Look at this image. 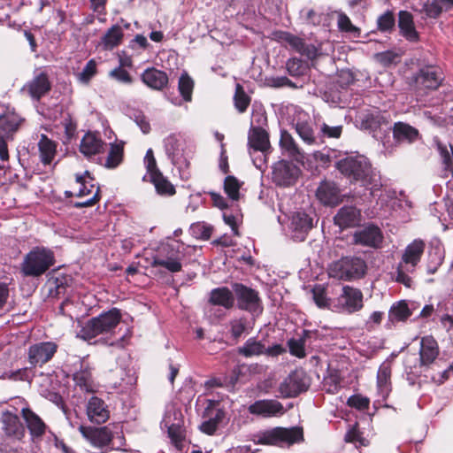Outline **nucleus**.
Instances as JSON below:
<instances>
[{"label":"nucleus","instance_id":"nucleus-27","mask_svg":"<svg viewBox=\"0 0 453 453\" xmlns=\"http://www.w3.org/2000/svg\"><path fill=\"white\" fill-rule=\"evenodd\" d=\"M79 429L82 435L95 447L103 448L112 441V434L106 426L92 428L81 426Z\"/></svg>","mask_w":453,"mask_h":453},{"label":"nucleus","instance_id":"nucleus-59","mask_svg":"<svg viewBox=\"0 0 453 453\" xmlns=\"http://www.w3.org/2000/svg\"><path fill=\"white\" fill-rule=\"evenodd\" d=\"M301 15L307 24L313 26L320 25L324 17L323 13L318 12L313 9H303L301 11Z\"/></svg>","mask_w":453,"mask_h":453},{"label":"nucleus","instance_id":"nucleus-23","mask_svg":"<svg viewBox=\"0 0 453 453\" xmlns=\"http://www.w3.org/2000/svg\"><path fill=\"white\" fill-rule=\"evenodd\" d=\"M248 144L250 149L254 151H260L265 156L267 155L271 150L269 134L261 127L251 126L248 136Z\"/></svg>","mask_w":453,"mask_h":453},{"label":"nucleus","instance_id":"nucleus-34","mask_svg":"<svg viewBox=\"0 0 453 453\" xmlns=\"http://www.w3.org/2000/svg\"><path fill=\"white\" fill-rule=\"evenodd\" d=\"M87 413L89 419L96 424L104 423L109 418V411L104 405V402L96 396L89 399Z\"/></svg>","mask_w":453,"mask_h":453},{"label":"nucleus","instance_id":"nucleus-15","mask_svg":"<svg viewBox=\"0 0 453 453\" xmlns=\"http://www.w3.org/2000/svg\"><path fill=\"white\" fill-rule=\"evenodd\" d=\"M300 169L293 163L279 161L273 167V181L280 187H289L296 183Z\"/></svg>","mask_w":453,"mask_h":453},{"label":"nucleus","instance_id":"nucleus-57","mask_svg":"<svg viewBox=\"0 0 453 453\" xmlns=\"http://www.w3.org/2000/svg\"><path fill=\"white\" fill-rule=\"evenodd\" d=\"M190 230L196 238L203 240H208L212 233V228L210 226L200 222L192 224Z\"/></svg>","mask_w":453,"mask_h":453},{"label":"nucleus","instance_id":"nucleus-62","mask_svg":"<svg viewBox=\"0 0 453 453\" xmlns=\"http://www.w3.org/2000/svg\"><path fill=\"white\" fill-rule=\"evenodd\" d=\"M110 76L119 82L124 84H131L133 82V79L129 73L124 69L121 65L114 68L111 71Z\"/></svg>","mask_w":453,"mask_h":453},{"label":"nucleus","instance_id":"nucleus-52","mask_svg":"<svg viewBox=\"0 0 453 453\" xmlns=\"http://www.w3.org/2000/svg\"><path fill=\"white\" fill-rule=\"evenodd\" d=\"M240 188H241V184H240L239 180L234 176L228 175L225 178L224 190L230 199H232L234 201H236L239 199Z\"/></svg>","mask_w":453,"mask_h":453},{"label":"nucleus","instance_id":"nucleus-10","mask_svg":"<svg viewBox=\"0 0 453 453\" xmlns=\"http://www.w3.org/2000/svg\"><path fill=\"white\" fill-rule=\"evenodd\" d=\"M232 288L235 294L239 309L247 311L253 316H258L262 312V302L257 290L242 283H234Z\"/></svg>","mask_w":453,"mask_h":453},{"label":"nucleus","instance_id":"nucleus-50","mask_svg":"<svg viewBox=\"0 0 453 453\" xmlns=\"http://www.w3.org/2000/svg\"><path fill=\"white\" fill-rule=\"evenodd\" d=\"M451 8H453V0H433L426 12L430 17L436 18L442 12L449 11Z\"/></svg>","mask_w":453,"mask_h":453},{"label":"nucleus","instance_id":"nucleus-22","mask_svg":"<svg viewBox=\"0 0 453 453\" xmlns=\"http://www.w3.org/2000/svg\"><path fill=\"white\" fill-rule=\"evenodd\" d=\"M249 411L251 414L261 415L263 417H273L282 415L284 413V407L277 400L264 399L257 400L249 407Z\"/></svg>","mask_w":453,"mask_h":453},{"label":"nucleus","instance_id":"nucleus-46","mask_svg":"<svg viewBox=\"0 0 453 453\" xmlns=\"http://www.w3.org/2000/svg\"><path fill=\"white\" fill-rule=\"evenodd\" d=\"M229 326L231 336L235 340L239 339L243 334H248L249 329L251 328L248 319L245 317L233 319L229 322Z\"/></svg>","mask_w":453,"mask_h":453},{"label":"nucleus","instance_id":"nucleus-29","mask_svg":"<svg viewBox=\"0 0 453 453\" xmlns=\"http://www.w3.org/2000/svg\"><path fill=\"white\" fill-rule=\"evenodd\" d=\"M104 146L105 142L98 134L87 132L81 141L80 151L88 158L100 154L104 150Z\"/></svg>","mask_w":453,"mask_h":453},{"label":"nucleus","instance_id":"nucleus-47","mask_svg":"<svg viewBox=\"0 0 453 453\" xmlns=\"http://www.w3.org/2000/svg\"><path fill=\"white\" fill-rule=\"evenodd\" d=\"M194 88V81L192 78L184 72L179 78L178 89L182 96L183 101L190 102L192 100V93Z\"/></svg>","mask_w":453,"mask_h":453},{"label":"nucleus","instance_id":"nucleus-14","mask_svg":"<svg viewBox=\"0 0 453 453\" xmlns=\"http://www.w3.org/2000/svg\"><path fill=\"white\" fill-rule=\"evenodd\" d=\"M165 150L172 163L180 170L181 174L188 178L189 173L186 170L189 167V162L183 156V142L175 134L168 135L165 141Z\"/></svg>","mask_w":453,"mask_h":453},{"label":"nucleus","instance_id":"nucleus-40","mask_svg":"<svg viewBox=\"0 0 453 453\" xmlns=\"http://www.w3.org/2000/svg\"><path fill=\"white\" fill-rule=\"evenodd\" d=\"M426 243L421 239H415L406 246L402 255L405 262L418 265L425 250Z\"/></svg>","mask_w":453,"mask_h":453},{"label":"nucleus","instance_id":"nucleus-44","mask_svg":"<svg viewBox=\"0 0 453 453\" xmlns=\"http://www.w3.org/2000/svg\"><path fill=\"white\" fill-rule=\"evenodd\" d=\"M150 181L154 184L157 192L160 195L172 196L175 193L173 185L163 176L160 171L149 175Z\"/></svg>","mask_w":453,"mask_h":453},{"label":"nucleus","instance_id":"nucleus-41","mask_svg":"<svg viewBox=\"0 0 453 453\" xmlns=\"http://www.w3.org/2000/svg\"><path fill=\"white\" fill-rule=\"evenodd\" d=\"M434 142L440 155L443 171L453 177V146L451 144L448 146L437 138Z\"/></svg>","mask_w":453,"mask_h":453},{"label":"nucleus","instance_id":"nucleus-38","mask_svg":"<svg viewBox=\"0 0 453 453\" xmlns=\"http://www.w3.org/2000/svg\"><path fill=\"white\" fill-rule=\"evenodd\" d=\"M418 130L407 123L399 121L394 124L393 137L399 142L411 143L418 140Z\"/></svg>","mask_w":453,"mask_h":453},{"label":"nucleus","instance_id":"nucleus-53","mask_svg":"<svg viewBox=\"0 0 453 453\" xmlns=\"http://www.w3.org/2000/svg\"><path fill=\"white\" fill-rule=\"evenodd\" d=\"M288 347L289 349V353L296 357L298 358H303L306 356L305 352V339L304 337H300L298 339L290 338L288 342Z\"/></svg>","mask_w":453,"mask_h":453},{"label":"nucleus","instance_id":"nucleus-11","mask_svg":"<svg viewBox=\"0 0 453 453\" xmlns=\"http://www.w3.org/2000/svg\"><path fill=\"white\" fill-rule=\"evenodd\" d=\"M58 346L54 342H40L28 346L27 359L30 368L42 367L50 362L57 353Z\"/></svg>","mask_w":453,"mask_h":453},{"label":"nucleus","instance_id":"nucleus-20","mask_svg":"<svg viewBox=\"0 0 453 453\" xmlns=\"http://www.w3.org/2000/svg\"><path fill=\"white\" fill-rule=\"evenodd\" d=\"M361 211L353 205H345L342 207L335 216L334 221L340 228L354 227L361 222Z\"/></svg>","mask_w":453,"mask_h":453},{"label":"nucleus","instance_id":"nucleus-28","mask_svg":"<svg viewBox=\"0 0 453 453\" xmlns=\"http://www.w3.org/2000/svg\"><path fill=\"white\" fill-rule=\"evenodd\" d=\"M292 238L303 242L312 228V219L305 212H296L291 220Z\"/></svg>","mask_w":453,"mask_h":453},{"label":"nucleus","instance_id":"nucleus-30","mask_svg":"<svg viewBox=\"0 0 453 453\" xmlns=\"http://www.w3.org/2000/svg\"><path fill=\"white\" fill-rule=\"evenodd\" d=\"M142 82L154 90H162L168 84L166 73L155 67H149L141 74Z\"/></svg>","mask_w":453,"mask_h":453},{"label":"nucleus","instance_id":"nucleus-18","mask_svg":"<svg viewBox=\"0 0 453 453\" xmlns=\"http://www.w3.org/2000/svg\"><path fill=\"white\" fill-rule=\"evenodd\" d=\"M73 380L75 387L85 393L94 392L96 385L92 375V368L85 358L79 360V369L73 374Z\"/></svg>","mask_w":453,"mask_h":453},{"label":"nucleus","instance_id":"nucleus-2","mask_svg":"<svg viewBox=\"0 0 453 453\" xmlns=\"http://www.w3.org/2000/svg\"><path fill=\"white\" fill-rule=\"evenodd\" d=\"M418 354V358L415 354H407L403 365L404 376L409 385L412 387L418 386V388H420L421 374L431 365L435 364L440 354V349L436 340L431 335L422 337L419 342Z\"/></svg>","mask_w":453,"mask_h":453},{"label":"nucleus","instance_id":"nucleus-60","mask_svg":"<svg viewBox=\"0 0 453 453\" xmlns=\"http://www.w3.org/2000/svg\"><path fill=\"white\" fill-rule=\"evenodd\" d=\"M337 26L342 32L354 33L358 31V28L352 24L349 18L342 12L338 13Z\"/></svg>","mask_w":453,"mask_h":453},{"label":"nucleus","instance_id":"nucleus-12","mask_svg":"<svg viewBox=\"0 0 453 453\" xmlns=\"http://www.w3.org/2000/svg\"><path fill=\"white\" fill-rule=\"evenodd\" d=\"M310 387V380L303 370H296L280 383L279 391L285 398L296 397L299 394L307 391Z\"/></svg>","mask_w":453,"mask_h":453},{"label":"nucleus","instance_id":"nucleus-39","mask_svg":"<svg viewBox=\"0 0 453 453\" xmlns=\"http://www.w3.org/2000/svg\"><path fill=\"white\" fill-rule=\"evenodd\" d=\"M124 32L120 26L113 25L101 38L100 46L104 50H112L118 47L123 40Z\"/></svg>","mask_w":453,"mask_h":453},{"label":"nucleus","instance_id":"nucleus-8","mask_svg":"<svg viewBox=\"0 0 453 453\" xmlns=\"http://www.w3.org/2000/svg\"><path fill=\"white\" fill-rule=\"evenodd\" d=\"M180 245L178 242L166 243L161 246L157 255L152 257L150 263L152 267L161 266L170 273H178L182 269L183 253L180 250Z\"/></svg>","mask_w":453,"mask_h":453},{"label":"nucleus","instance_id":"nucleus-63","mask_svg":"<svg viewBox=\"0 0 453 453\" xmlns=\"http://www.w3.org/2000/svg\"><path fill=\"white\" fill-rule=\"evenodd\" d=\"M320 132L324 137L339 138L342 132V126H329L326 123H323L320 127Z\"/></svg>","mask_w":453,"mask_h":453},{"label":"nucleus","instance_id":"nucleus-32","mask_svg":"<svg viewBox=\"0 0 453 453\" xmlns=\"http://www.w3.org/2000/svg\"><path fill=\"white\" fill-rule=\"evenodd\" d=\"M417 266L418 265L405 262L401 258L393 275L394 280L406 288H412L414 285L413 275Z\"/></svg>","mask_w":453,"mask_h":453},{"label":"nucleus","instance_id":"nucleus-24","mask_svg":"<svg viewBox=\"0 0 453 453\" xmlns=\"http://www.w3.org/2000/svg\"><path fill=\"white\" fill-rule=\"evenodd\" d=\"M392 365L390 361L383 362L377 372V394L382 401H386L392 391Z\"/></svg>","mask_w":453,"mask_h":453},{"label":"nucleus","instance_id":"nucleus-16","mask_svg":"<svg viewBox=\"0 0 453 453\" xmlns=\"http://www.w3.org/2000/svg\"><path fill=\"white\" fill-rule=\"evenodd\" d=\"M353 242L357 245L378 249L383 242V234L379 226L370 223L353 234Z\"/></svg>","mask_w":453,"mask_h":453},{"label":"nucleus","instance_id":"nucleus-43","mask_svg":"<svg viewBox=\"0 0 453 453\" xmlns=\"http://www.w3.org/2000/svg\"><path fill=\"white\" fill-rule=\"evenodd\" d=\"M39 147V152H40V157L41 161L44 165H50L57 151V145L56 143L49 139L46 134H41L40 141L38 142Z\"/></svg>","mask_w":453,"mask_h":453},{"label":"nucleus","instance_id":"nucleus-3","mask_svg":"<svg viewBox=\"0 0 453 453\" xmlns=\"http://www.w3.org/2000/svg\"><path fill=\"white\" fill-rule=\"evenodd\" d=\"M276 39L287 49H289L308 60L313 61L324 55L321 42L307 40L287 31L275 34Z\"/></svg>","mask_w":453,"mask_h":453},{"label":"nucleus","instance_id":"nucleus-1","mask_svg":"<svg viewBox=\"0 0 453 453\" xmlns=\"http://www.w3.org/2000/svg\"><path fill=\"white\" fill-rule=\"evenodd\" d=\"M335 168L349 183L359 184L369 190L372 196H376L383 186L380 175L372 168L369 159L363 155H347L335 163Z\"/></svg>","mask_w":453,"mask_h":453},{"label":"nucleus","instance_id":"nucleus-36","mask_svg":"<svg viewBox=\"0 0 453 453\" xmlns=\"http://www.w3.org/2000/svg\"><path fill=\"white\" fill-rule=\"evenodd\" d=\"M123 158L124 142H111L105 159L98 157V162L107 169H115L123 162Z\"/></svg>","mask_w":453,"mask_h":453},{"label":"nucleus","instance_id":"nucleus-58","mask_svg":"<svg viewBox=\"0 0 453 453\" xmlns=\"http://www.w3.org/2000/svg\"><path fill=\"white\" fill-rule=\"evenodd\" d=\"M96 73V62L90 59L82 71L78 74L79 81L82 83H88Z\"/></svg>","mask_w":453,"mask_h":453},{"label":"nucleus","instance_id":"nucleus-13","mask_svg":"<svg viewBox=\"0 0 453 453\" xmlns=\"http://www.w3.org/2000/svg\"><path fill=\"white\" fill-rule=\"evenodd\" d=\"M21 118L14 112H8L0 116V159L9 158L7 140L18 130Z\"/></svg>","mask_w":453,"mask_h":453},{"label":"nucleus","instance_id":"nucleus-51","mask_svg":"<svg viewBox=\"0 0 453 453\" xmlns=\"http://www.w3.org/2000/svg\"><path fill=\"white\" fill-rule=\"evenodd\" d=\"M296 131L300 138L307 144H312L315 142V135L311 125L304 121L296 123Z\"/></svg>","mask_w":453,"mask_h":453},{"label":"nucleus","instance_id":"nucleus-21","mask_svg":"<svg viewBox=\"0 0 453 453\" xmlns=\"http://www.w3.org/2000/svg\"><path fill=\"white\" fill-rule=\"evenodd\" d=\"M51 88V83L45 72H42L28 81L23 88L35 100H40Z\"/></svg>","mask_w":453,"mask_h":453},{"label":"nucleus","instance_id":"nucleus-56","mask_svg":"<svg viewBox=\"0 0 453 453\" xmlns=\"http://www.w3.org/2000/svg\"><path fill=\"white\" fill-rule=\"evenodd\" d=\"M323 387L326 393L336 394L341 388V378L337 373H330L324 378Z\"/></svg>","mask_w":453,"mask_h":453},{"label":"nucleus","instance_id":"nucleus-61","mask_svg":"<svg viewBox=\"0 0 453 453\" xmlns=\"http://www.w3.org/2000/svg\"><path fill=\"white\" fill-rule=\"evenodd\" d=\"M370 401L367 397L361 395H353L349 397L347 404L349 407L355 408L358 411H365L368 409Z\"/></svg>","mask_w":453,"mask_h":453},{"label":"nucleus","instance_id":"nucleus-9","mask_svg":"<svg viewBox=\"0 0 453 453\" xmlns=\"http://www.w3.org/2000/svg\"><path fill=\"white\" fill-rule=\"evenodd\" d=\"M331 305L332 310L336 312H356L363 307V294L358 288L344 286L341 294L333 298Z\"/></svg>","mask_w":453,"mask_h":453},{"label":"nucleus","instance_id":"nucleus-7","mask_svg":"<svg viewBox=\"0 0 453 453\" xmlns=\"http://www.w3.org/2000/svg\"><path fill=\"white\" fill-rule=\"evenodd\" d=\"M365 271L366 264L364 259L346 257L329 265L328 275L340 280H352L363 277Z\"/></svg>","mask_w":453,"mask_h":453},{"label":"nucleus","instance_id":"nucleus-48","mask_svg":"<svg viewBox=\"0 0 453 453\" xmlns=\"http://www.w3.org/2000/svg\"><path fill=\"white\" fill-rule=\"evenodd\" d=\"M280 148L288 152L290 157L300 155V150L292 135L286 130H281L280 139Z\"/></svg>","mask_w":453,"mask_h":453},{"label":"nucleus","instance_id":"nucleus-49","mask_svg":"<svg viewBox=\"0 0 453 453\" xmlns=\"http://www.w3.org/2000/svg\"><path fill=\"white\" fill-rule=\"evenodd\" d=\"M395 15L390 10L386 11L377 19V27L380 32L390 34L395 29Z\"/></svg>","mask_w":453,"mask_h":453},{"label":"nucleus","instance_id":"nucleus-33","mask_svg":"<svg viewBox=\"0 0 453 453\" xmlns=\"http://www.w3.org/2000/svg\"><path fill=\"white\" fill-rule=\"evenodd\" d=\"M21 414L31 436L34 439L41 438L46 431V425L42 419L28 408H23Z\"/></svg>","mask_w":453,"mask_h":453},{"label":"nucleus","instance_id":"nucleus-6","mask_svg":"<svg viewBox=\"0 0 453 453\" xmlns=\"http://www.w3.org/2000/svg\"><path fill=\"white\" fill-rule=\"evenodd\" d=\"M303 441V430L301 426L288 428L277 426L261 433L257 442L278 447L290 446Z\"/></svg>","mask_w":453,"mask_h":453},{"label":"nucleus","instance_id":"nucleus-64","mask_svg":"<svg viewBox=\"0 0 453 453\" xmlns=\"http://www.w3.org/2000/svg\"><path fill=\"white\" fill-rule=\"evenodd\" d=\"M29 373H30L29 368L24 367V368H20L16 371H13V372H9L4 373V378H8L12 380H23L24 381V380H28L30 379Z\"/></svg>","mask_w":453,"mask_h":453},{"label":"nucleus","instance_id":"nucleus-37","mask_svg":"<svg viewBox=\"0 0 453 453\" xmlns=\"http://www.w3.org/2000/svg\"><path fill=\"white\" fill-rule=\"evenodd\" d=\"M209 303L229 310L234 304V296L226 287L216 288L210 292Z\"/></svg>","mask_w":453,"mask_h":453},{"label":"nucleus","instance_id":"nucleus-5","mask_svg":"<svg viewBox=\"0 0 453 453\" xmlns=\"http://www.w3.org/2000/svg\"><path fill=\"white\" fill-rule=\"evenodd\" d=\"M120 319V311L112 308L88 320L81 328V336L84 340L90 341L101 334L111 333L119 325Z\"/></svg>","mask_w":453,"mask_h":453},{"label":"nucleus","instance_id":"nucleus-55","mask_svg":"<svg viewBox=\"0 0 453 453\" xmlns=\"http://www.w3.org/2000/svg\"><path fill=\"white\" fill-rule=\"evenodd\" d=\"M286 68L289 75L299 77L304 74L306 66L300 58H292L286 63Z\"/></svg>","mask_w":453,"mask_h":453},{"label":"nucleus","instance_id":"nucleus-45","mask_svg":"<svg viewBox=\"0 0 453 453\" xmlns=\"http://www.w3.org/2000/svg\"><path fill=\"white\" fill-rule=\"evenodd\" d=\"M233 100L236 111L239 113H244L250 104L251 97L245 92L243 87L237 83Z\"/></svg>","mask_w":453,"mask_h":453},{"label":"nucleus","instance_id":"nucleus-54","mask_svg":"<svg viewBox=\"0 0 453 453\" xmlns=\"http://www.w3.org/2000/svg\"><path fill=\"white\" fill-rule=\"evenodd\" d=\"M312 297L319 308L328 307L332 309L331 302L333 299L326 297V289L321 285H316L312 288Z\"/></svg>","mask_w":453,"mask_h":453},{"label":"nucleus","instance_id":"nucleus-42","mask_svg":"<svg viewBox=\"0 0 453 453\" xmlns=\"http://www.w3.org/2000/svg\"><path fill=\"white\" fill-rule=\"evenodd\" d=\"M265 351V345L261 341L257 340L256 337L249 338L243 345L237 349L239 355L247 358L264 355Z\"/></svg>","mask_w":453,"mask_h":453},{"label":"nucleus","instance_id":"nucleus-26","mask_svg":"<svg viewBox=\"0 0 453 453\" xmlns=\"http://www.w3.org/2000/svg\"><path fill=\"white\" fill-rule=\"evenodd\" d=\"M398 27L400 35L410 42H418L420 39L414 24L413 15L408 11L398 12Z\"/></svg>","mask_w":453,"mask_h":453},{"label":"nucleus","instance_id":"nucleus-31","mask_svg":"<svg viewBox=\"0 0 453 453\" xmlns=\"http://www.w3.org/2000/svg\"><path fill=\"white\" fill-rule=\"evenodd\" d=\"M1 421L5 434L9 437L21 439L24 436L25 429L17 414L9 411H4Z\"/></svg>","mask_w":453,"mask_h":453},{"label":"nucleus","instance_id":"nucleus-17","mask_svg":"<svg viewBox=\"0 0 453 453\" xmlns=\"http://www.w3.org/2000/svg\"><path fill=\"white\" fill-rule=\"evenodd\" d=\"M443 79L440 67L428 65L421 68L415 75V83L418 88L435 90L441 86Z\"/></svg>","mask_w":453,"mask_h":453},{"label":"nucleus","instance_id":"nucleus-25","mask_svg":"<svg viewBox=\"0 0 453 453\" xmlns=\"http://www.w3.org/2000/svg\"><path fill=\"white\" fill-rule=\"evenodd\" d=\"M203 417L208 418L202 422L200 430L209 435L213 434L220 426L226 423V411L220 408H207Z\"/></svg>","mask_w":453,"mask_h":453},{"label":"nucleus","instance_id":"nucleus-35","mask_svg":"<svg viewBox=\"0 0 453 453\" xmlns=\"http://www.w3.org/2000/svg\"><path fill=\"white\" fill-rule=\"evenodd\" d=\"M414 303L411 307L406 300L394 303L388 311V321L392 324L406 321L413 313Z\"/></svg>","mask_w":453,"mask_h":453},{"label":"nucleus","instance_id":"nucleus-19","mask_svg":"<svg viewBox=\"0 0 453 453\" xmlns=\"http://www.w3.org/2000/svg\"><path fill=\"white\" fill-rule=\"evenodd\" d=\"M316 196L323 204L329 206H335L342 201L338 185L331 180H324L319 184Z\"/></svg>","mask_w":453,"mask_h":453},{"label":"nucleus","instance_id":"nucleus-4","mask_svg":"<svg viewBox=\"0 0 453 453\" xmlns=\"http://www.w3.org/2000/svg\"><path fill=\"white\" fill-rule=\"evenodd\" d=\"M54 263L55 256L51 250L35 247L25 256L21 272L25 276L38 277L45 273Z\"/></svg>","mask_w":453,"mask_h":453}]
</instances>
